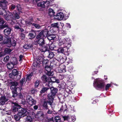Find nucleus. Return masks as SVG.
I'll return each mask as SVG.
<instances>
[{"instance_id":"obj_32","label":"nucleus","mask_w":122,"mask_h":122,"mask_svg":"<svg viewBox=\"0 0 122 122\" xmlns=\"http://www.w3.org/2000/svg\"><path fill=\"white\" fill-rule=\"evenodd\" d=\"M48 55V57L50 58H53L55 55V53L52 52H49Z\"/></svg>"},{"instance_id":"obj_44","label":"nucleus","mask_w":122,"mask_h":122,"mask_svg":"<svg viewBox=\"0 0 122 122\" xmlns=\"http://www.w3.org/2000/svg\"><path fill=\"white\" fill-rule=\"evenodd\" d=\"M54 122L52 118H46V122Z\"/></svg>"},{"instance_id":"obj_41","label":"nucleus","mask_w":122,"mask_h":122,"mask_svg":"<svg viewBox=\"0 0 122 122\" xmlns=\"http://www.w3.org/2000/svg\"><path fill=\"white\" fill-rule=\"evenodd\" d=\"M43 106L46 109H48V108L47 103L46 102H44L43 104Z\"/></svg>"},{"instance_id":"obj_39","label":"nucleus","mask_w":122,"mask_h":122,"mask_svg":"<svg viewBox=\"0 0 122 122\" xmlns=\"http://www.w3.org/2000/svg\"><path fill=\"white\" fill-rule=\"evenodd\" d=\"M4 17L5 20H10L11 18V16L10 15H5V14L4 15Z\"/></svg>"},{"instance_id":"obj_63","label":"nucleus","mask_w":122,"mask_h":122,"mask_svg":"<svg viewBox=\"0 0 122 122\" xmlns=\"http://www.w3.org/2000/svg\"><path fill=\"white\" fill-rule=\"evenodd\" d=\"M52 111L48 109L47 113L48 114H51L52 113Z\"/></svg>"},{"instance_id":"obj_57","label":"nucleus","mask_w":122,"mask_h":122,"mask_svg":"<svg viewBox=\"0 0 122 122\" xmlns=\"http://www.w3.org/2000/svg\"><path fill=\"white\" fill-rule=\"evenodd\" d=\"M5 55V54L4 52H0V57H2L4 56Z\"/></svg>"},{"instance_id":"obj_40","label":"nucleus","mask_w":122,"mask_h":122,"mask_svg":"<svg viewBox=\"0 0 122 122\" xmlns=\"http://www.w3.org/2000/svg\"><path fill=\"white\" fill-rule=\"evenodd\" d=\"M26 121L29 122H31L32 121V119L30 116H27L26 117Z\"/></svg>"},{"instance_id":"obj_4","label":"nucleus","mask_w":122,"mask_h":122,"mask_svg":"<svg viewBox=\"0 0 122 122\" xmlns=\"http://www.w3.org/2000/svg\"><path fill=\"white\" fill-rule=\"evenodd\" d=\"M59 45H64L66 47L69 48L71 46V40L69 37L63 39H60L58 41Z\"/></svg>"},{"instance_id":"obj_59","label":"nucleus","mask_w":122,"mask_h":122,"mask_svg":"<svg viewBox=\"0 0 122 122\" xmlns=\"http://www.w3.org/2000/svg\"><path fill=\"white\" fill-rule=\"evenodd\" d=\"M15 76L13 74V73H10L9 74V76L10 78L13 79Z\"/></svg>"},{"instance_id":"obj_17","label":"nucleus","mask_w":122,"mask_h":122,"mask_svg":"<svg viewBox=\"0 0 122 122\" xmlns=\"http://www.w3.org/2000/svg\"><path fill=\"white\" fill-rule=\"evenodd\" d=\"M47 4V2H46V1H44L43 2H40L38 3L37 4V5L39 7H41L43 8H44L46 6V5Z\"/></svg>"},{"instance_id":"obj_49","label":"nucleus","mask_w":122,"mask_h":122,"mask_svg":"<svg viewBox=\"0 0 122 122\" xmlns=\"http://www.w3.org/2000/svg\"><path fill=\"white\" fill-rule=\"evenodd\" d=\"M47 75L50 76H53L54 75V73L52 71H50L47 72Z\"/></svg>"},{"instance_id":"obj_47","label":"nucleus","mask_w":122,"mask_h":122,"mask_svg":"<svg viewBox=\"0 0 122 122\" xmlns=\"http://www.w3.org/2000/svg\"><path fill=\"white\" fill-rule=\"evenodd\" d=\"M32 25L34 26L36 28L39 29L40 28L41 26L38 24H36L35 23H33Z\"/></svg>"},{"instance_id":"obj_25","label":"nucleus","mask_w":122,"mask_h":122,"mask_svg":"<svg viewBox=\"0 0 122 122\" xmlns=\"http://www.w3.org/2000/svg\"><path fill=\"white\" fill-rule=\"evenodd\" d=\"M1 67H0V76L1 77L2 76H4V75L3 74V72H2L4 70H3V66L4 64H1Z\"/></svg>"},{"instance_id":"obj_34","label":"nucleus","mask_w":122,"mask_h":122,"mask_svg":"<svg viewBox=\"0 0 122 122\" xmlns=\"http://www.w3.org/2000/svg\"><path fill=\"white\" fill-rule=\"evenodd\" d=\"M67 109V107L65 105L64 106H62L61 108L60 109L59 111H61L62 110H63L64 112H65L66 111Z\"/></svg>"},{"instance_id":"obj_15","label":"nucleus","mask_w":122,"mask_h":122,"mask_svg":"<svg viewBox=\"0 0 122 122\" xmlns=\"http://www.w3.org/2000/svg\"><path fill=\"white\" fill-rule=\"evenodd\" d=\"M1 97V98L0 99V103L1 105H4L8 101V99L4 96Z\"/></svg>"},{"instance_id":"obj_19","label":"nucleus","mask_w":122,"mask_h":122,"mask_svg":"<svg viewBox=\"0 0 122 122\" xmlns=\"http://www.w3.org/2000/svg\"><path fill=\"white\" fill-rule=\"evenodd\" d=\"M15 64H14L12 62L8 63L7 64V67L8 69L10 70L12 69Z\"/></svg>"},{"instance_id":"obj_6","label":"nucleus","mask_w":122,"mask_h":122,"mask_svg":"<svg viewBox=\"0 0 122 122\" xmlns=\"http://www.w3.org/2000/svg\"><path fill=\"white\" fill-rule=\"evenodd\" d=\"M46 61H47V60L44 59L43 56H42L39 57L37 58V61L34 62L33 66L34 67H39V65L41 62H42L43 63H44L45 61L47 62Z\"/></svg>"},{"instance_id":"obj_35","label":"nucleus","mask_w":122,"mask_h":122,"mask_svg":"<svg viewBox=\"0 0 122 122\" xmlns=\"http://www.w3.org/2000/svg\"><path fill=\"white\" fill-rule=\"evenodd\" d=\"M33 75V73H31L29 75H27V76L26 79L28 80H29L31 78V77Z\"/></svg>"},{"instance_id":"obj_52","label":"nucleus","mask_w":122,"mask_h":122,"mask_svg":"<svg viewBox=\"0 0 122 122\" xmlns=\"http://www.w3.org/2000/svg\"><path fill=\"white\" fill-rule=\"evenodd\" d=\"M15 7L16 6L15 5L12 4L10 6L9 8L11 10H13L15 8Z\"/></svg>"},{"instance_id":"obj_53","label":"nucleus","mask_w":122,"mask_h":122,"mask_svg":"<svg viewBox=\"0 0 122 122\" xmlns=\"http://www.w3.org/2000/svg\"><path fill=\"white\" fill-rule=\"evenodd\" d=\"M54 0H47L46 1L47 2V4H46V6H50V2H51Z\"/></svg>"},{"instance_id":"obj_1","label":"nucleus","mask_w":122,"mask_h":122,"mask_svg":"<svg viewBox=\"0 0 122 122\" xmlns=\"http://www.w3.org/2000/svg\"><path fill=\"white\" fill-rule=\"evenodd\" d=\"M49 87H50V89H51V93L48 95V102L52 107L51 105L53 102L54 98L57 92V90L53 87H51L50 86Z\"/></svg>"},{"instance_id":"obj_54","label":"nucleus","mask_w":122,"mask_h":122,"mask_svg":"<svg viewBox=\"0 0 122 122\" xmlns=\"http://www.w3.org/2000/svg\"><path fill=\"white\" fill-rule=\"evenodd\" d=\"M40 83V81L39 80H37L35 83V86L37 87L39 85Z\"/></svg>"},{"instance_id":"obj_29","label":"nucleus","mask_w":122,"mask_h":122,"mask_svg":"<svg viewBox=\"0 0 122 122\" xmlns=\"http://www.w3.org/2000/svg\"><path fill=\"white\" fill-rule=\"evenodd\" d=\"M29 39H32L35 37V36L33 33H30L28 35Z\"/></svg>"},{"instance_id":"obj_13","label":"nucleus","mask_w":122,"mask_h":122,"mask_svg":"<svg viewBox=\"0 0 122 122\" xmlns=\"http://www.w3.org/2000/svg\"><path fill=\"white\" fill-rule=\"evenodd\" d=\"M58 72L60 73L65 72L66 66L63 65H61L60 66V67L58 68Z\"/></svg>"},{"instance_id":"obj_7","label":"nucleus","mask_w":122,"mask_h":122,"mask_svg":"<svg viewBox=\"0 0 122 122\" xmlns=\"http://www.w3.org/2000/svg\"><path fill=\"white\" fill-rule=\"evenodd\" d=\"M55 47L54 43H52L51 44L49 45L48 44H46L45 47H44L41 49L42 52H44L47 51H48L49 49L51 50H53Z\"/></svg>"},{"instance_id":"obj_55","label":"nucleus","mask_w":122,"mask_h":122,"mask_svg":"<svg viewBox=\"0 0 122 122\" xmlns=\"http://www.w3.org/2000/svg\"><path fill=\"white\" fill-rule=\"evenodd\" d=\"M62 117L64 120H68L69 119V117L68 116H63Z\"/></svg>"},{"instance_id":"obj_46","label":"nucleus","mask_w":122,"mask_h":122,"mask_svg":"<svg viewBox=\"0 0 122 122\" xmlns=\"http://www.w3.org/2000/svg\"><path fill=\"white\" fill-rule=\"evenodd\" d=\"M9 57L8 56H6L4 58V61L6 62H7L9 61Z\"/></svg>"},{"instance_id":"obj_30","label":"nucleus","mask_w":122,"mask_h":122,"mask_svg":"<svg viewBox=\"0 0 122 122\" xmlns=\"http://www.w3.org/2000/svg\"><path fill=\"white\" fill-rule=\"evenodd\" d=\"M5 23L3 19H0V28L1 29L4 28L3 27V25Z\"/></svg>"},{"instance_id":"obj_22","label":"nucleus","mask_w":122,"mask_h":122,"mask_svg":"<svg viewBox=\"0 0 122 122\" xmlns=\"http://www.w3.org/2000/svg\"><path fill=\"white\" fill-rule=\"evenodd\" d=\"M33 22V19L31 18L30 20H28L25 21L26 25H30L31 24H32Z\"/></svg>"},{"instance_id":"obj_62","label":"nucleus","mask_w":122,"mask_h":122,"mask_svg":"<svg viewBox=\"0 0 122 122\" xmlns=\"http://www.w3.org/2000/svg\"><path fill=\"white\" fill-rule=\"evenodd\" d=\"M3 92L1 89H0V97H2V95L3 93Z\"/></svg>"},{"instance_id":"obj_38","label":"nucleus","mask_w":122,"mask_h":122,"mask_svg":"<svg viewBox=\"0 0 122 122\" xmlns=\"http://www.w3.org/2000/svg\"><path fill=\"white\" fill-rule=\"evenodd\" d=\"M12 90V93L13 94L12 96L13 97H15L17 95L16 91H19V90H17L16 89V90Z\"/></svg>"},{"instance_id":"obj_43","label":"nucleus","mask_w":122,"mask_h":122,"mask_svg":"<svg viewBox=\"0 0 122 122\" xmlns=\"http://www.w3.org/2000/svg\"><path fill=\"white\" fill-rule=\"evenodd\" d=\"M49 88L47 87H44L42 88L41 91V93H43L45 92Z\"/></svg>"},{"instance_id":"obj_21","label":"nucleus","mask_w":122,"mask_h":122,"mask_svg":"<svg viewBox=\"0 0 122 122\" xmlns=\"http://www.w3.org/2000/svg\"><path fill=\"white\" fill-rule=\"evenodd\" d=\"M56 37V36L54 35L48 34L47 35V38L49 40H51L54 39Z\"/></svg>"},{"instance_id":"obj_24","label":"nucleus","mask_w":122,"mask_h":122,"mask_svg":"<svg viewBox=\"0 0 122 122\" xmlns=\"http://www.w3.org/2000/svg\"><path fill=\"white\" fill-rule=\"evenodd\" d=\"M51 25L52 27L59 28L60 24L58 22L54 23L51 24Z\"/></svg>"},{"instance_id":"obj_26","label":"nucleus","mask_w":122,"mask_h":122,"mask_svg":"<svg viewBox=\"0 0 122 122\" xmlns=\"http://www.w3.org/2000/svg\"><path fill=\"white\" fill-rule=\"evenodd\" d=\"M42 32H41L40 33L37 35L36 37V38L38 39L40 38H44V36L42 34Z\"/></svg>"},{"instance_id":"obj_33","label":"nucleus","mask_w":122,"mask_h":122,"mask_svg":"<svg viewBox=\"0 0 122 122\" xmlns=\"http://www.w3.org/2000/svg\"><path fill=\"white\" fill-rule=\"evenodd\" d=\"M11 51V50L8 48H5L4 50V52L5 55L9 53Z\"/></svg>"},{"instance_id":"obj_61","label":"nucleus","mask_w":122,"mask_h":122,"mask_svg":"<svg viewBox=\"0 0 122 122\" xmlns=\"http://www.w3.org/2000/svg\"><path fill=\"white\" fill-rule=\"evenodd\" d=\"M11 44L13 46H15L16 45L15 41H13L12 42V43L11 44Z\"/></svg>"},{"instance_id":"obj_28","label":"nucleus","mask_w":122,"mask_h":122,"mask_svg":"<svg viewBox=\"0 0 122 122\" xmlns=\"http://www.w3.org/2000/svg\"><path fill=\"white\" fill-rule=\"evenodd\" d=\"M37 117L40 119L42 118L43 116V115L42 112H39L37 114Z\"/></svg>"},{"instance_id":"obj_27","label":"nucleus","mask_w":122,"mask_h":122,"mask_svg":"<svg viewBox=\"0 0 122 122\" xmlns=\"http://www.w3.org/2000/svg\"><path fill=\"white\" fill-rule=\"evenodd\" d=\"M41 32H42V34L44 37L47 36L49 34H48V30L47 29H45L44 30L42 31Z\"/></svg>"},{"instance_id":"obj_50","label":"nucleus","mask_w":122,"mask_h":122,"mask_svg":"<svg viewBox=\"0 0 122 122\" xmlns=\"http://www.w3.org/2000/svg\"><path fill=\"white\" fill-rule=\"evenodd\" d=\"M111 83H110L107 84L106 85L105 87V90L106 91L108 90L109 87L111 86Z\"/></svg>"},{"instance_id":"obj_11","label":"nucleus","mask_w":122,"mask_h":122,"mask_svg":"<svg viewBox=\"0 0 122 122\" xmlns=\"http://www.w3.org/2000/svg\"><path fill=\"white\" fill-rule=\"evenodd\" d=\"M38 39V43L39 45V46H43L44 45V46H42V49L44 47H45L46 44H45L44 38H40Z\"/></svg>"},{"instance_id":"obj_42","label":"nucleus","mask_w":122,"mask_h":122,"mask_svg":"<svg viewBox=\"0 0 122 122\" xmlns=\"http://www.w3.org/2000/svg\"><path fill=\"white\" fill-rule=\"evenodd\" d=\"M13 74L15 76L17 75L18 74V72L16 69H14L12 71Z\"/></svg>"},{"instance_id":"obj_9","label":"nucleus","mask_w":122,"mask_h":122,"mask_svg":"<svg viewBox=\"0 0 122 122\" xmlns=\"http://www.w3.org/2000/svg\"><path fill=\"white\" fill-rule=\"evenodd\" d=\"M18 113L19 116L21 117H23L26 115V113H27L26 110L23 108L20 107L18 108Z\"/></svg>"},{"instance_id":"obj_48","label":"nucleus","mask_w":122,"mask_h":122,"mask_svg":"<svg viewBox=\"0 0 122 122\" xmlns=\"http://www.w3.org/2000/svg\"><path fill=\"white\" fill-rule=\"evenodd\" d=\"M5 120L7 122L10 121L11 120V117L10 116H7L5 118Z\"/></svg>"},{"instance_id":"obj_2","label":"nucleus","mask_w":122,"mask_h":122,"mask_svg":"<svg viewBox=\"0 0 122 122\" xmlns=\"http://www.w3.org/2000/svg\"><path fill=\"white\" fill-rule=\"evenodd\" d=\"M104 84L102 79L100 78L96 79L94 80L93 86L97 89L103 88L104 87Z\"/></svg>"},{"instance_id":"obj_12","label":"nucleus","mask_w":122,"mask_h":122,"mask_svg":"<svg viewBox=\"0 0 122 122\" xmlns=\"http://www.w3.org/2000/svg\"><path fill=\"white\" fill-rule=\"evenodd\" d=\"M41 78L44 83L48 82L47 83H46V84L48 85V82L50 81L49 78L46 75H44L42 76Z\"/></svg>"},{"instance_id":"obj_5","label":"nucleus","mask_w":122,"mask_h":122,"mask_svg":"<svg viewBox=\"0 0 122 122\" xmlns=\"http://www.w3.org/2000/svg\"><path fill=\"white\" fill-rule=\"evenodd\" d=\"M7 1L5 0H2L0 1V7L2 8L0 9V15H3L4 13H6L5 10L6 8V3Z\"/></svg>"},{"instance_id":"obj_64","label":"nucleus","mask_w":122,"mask_h":122,"mask_svg":"<svg viewBox=\"0 0 122 122\" xmlns=\"http://www.w3.org/2000/svg\"><path fill=\"white\" fill-rule=\"evenodd\" d=\"M71 119L72 121H74L76 120V118L75 116L71 117Z\"/></svg>"},{"instance_id":"obj_16","label":"nucleus","mask_w":122,"mask_h":122,"mask_svg":"<svg viewBox=\"0 0 122 122\" xmlns=\"http://www.w3.org/2000/svg\"><path fill=\"white\" fill-rule=\"evenodd\" d=\"M11 29L9 28H7L5 29L4 30V32L5 34L8 36L11 33Z\"/></svg>"},{"instance_id":"obj_18","label":"nucleus","mask_w":122,"mask_h":122,"mask_svg":"<svg viewBox=\"0 0 122 122\" xmlns=\"http://www.w3.org/2000/svg\"><path fill=\"white\" fill-rule=\"evenodd\" d=\"M4 43L7 44V46L9 47H10L11 45V42L10 38L6 39L4 41Z\"/></svg>"},{"instance_id":"obj_37","label":"nucleus","mask_w":122,"mask_h":122,"mask_svg":"<svg viewBox=\"0 0 122 122\" xmlns=\"http://www.w3.org/2000/svg\"><path fill=\"white\" fill-rule=\"evenodd\" d=\"M51 68L49 66H46L45 67V70L47 71V72L51 70Z\"/></svg>"},{"instance_id":"obj_3","label":"nucleus","mask_w":122,"mask_h":122,"mask_svg":"<svg viewBox=\"0 0 122 122\" xmlns=\"http://www.w3.org/2000/svg\"><path fill=\"white\" fill-rule=\"evenodd\" d=\"M12 105V112L11 113L10 112H7L5 110V109H3L2 108L3 107V106H1V108H0V109L1 110H3L4 111V113L5 115H10L11 114H12L13 113H14L16 112L17 111L18 112V107H19V105H18L17 103L15 102H11Z\"/></svg>"},{"instance_id":"obj_58","label":"nucleus","mask_w":122,"mask_h":122,"mask_svg":"<svg viewBox=\"0 0 122 122\" xmlns=\"http://www.w3.org/2000/svg\"><path fill=\"white\" fill-rule=\"evenodd\" d=\"M19 96L20 98H22L23 97L24 93H20L19 94Z\"/></svg>"},{"instance_id":"obj_60","label":"nucleus","mask_w":122,"mask_h":122,"mask_svg":"<svg viewBox=\"0 0 122 122\" xmlns=\"http://www.w3.org/2000/svg\"><path fill=\"white\" fill-rule=\"evenodd\" d=\"M14 17L15 19H18L19 18V15L17 13L15 14Z\"/></svg>"},{"instance_id":"obj_14","label":"nucleus","mask_w":122,"mask_h":122,"mask_svg":"<svg viewBox=\"0 0 122 122\" xmlns=\"http://www.w3.org/2000/svg\"><path fill=\"white\" fill-rule=\"evenodd\" d=\"M64 17V15L62 13L60 12L57 13L56 16V18L58 20H61Z\"/></svg>"},{"instance_id":"obj_10","label":"nucleus","mask_w":122,"mask_h":122,"mask_svg":"<svg viewBox=\"0 0 122 122\" xmlns=\"http://www.w3.org/2000/svg\"><path fill=\"white\" fill-rule=\"evenodd\" d=\"M26 100L28 104L31 106L35 104L36 103V101L34 100L29 95L27 96Z\"/></svg>"},{"instance_id":"obj_8","label":"nucleus","mask_w":122,"mask_h":122,"mask_svg":"<svg viewBox=\"0 0 122 122\" xmlns=\"http://www.w3.org/2000/svg\"><path fill=\"white\" fill-rule=\"evenodd\" d=\"M11 86H10V88L11 90H14L15 91L16 89L17 90L18 89L19 92H20L22 90V88L20 87H16V86L18 84V83L16 81L11 82Z\"/></svg>"},{"instance_id":"obj_36","label":"nucleus","mask_w":122,"mask_h":122,"mask_svg":"<svg viewBox=\"0 0 122 122\" xmlns=\"http://www.w3.org/2000/svg\"><path fill=\"white\" fill-rule=\"evenodd\" d=\"M64 50L63 48H60L58 49L57 51L58 53H62L64 52Z\"/></svg>"},{"instance_id":"obj_31","label":"nucleus","mask_w":122,"mask_h":122,"mask_svg":"<svg viewBox=\"0 0 122 122\" xmlns=\"http://www.w3.org/2000/svg\"><path fill=\"white\" fill-rule=\"evenodd\" d=\"M49 10L48 14L50 16H51L54 15L55 13L53 10L51 9H49Z\"/></svg>"},{"instance_id":"obj_20","label":"nucleus","mask_w":122,"mask_h":122,"mask_svg":"<svg viewBox=\"0 0 122 122\" xmlns=\"http://www.w3.org/2000/svg\"><path fill=\"white\" fill-rule=\"evenodd\" d=\"M50 81L48 82V86H50V84H50H51V82H55L56 81V78L53 77H52L50 78H49Z\"/></svg>"},{"instance_id":"obj_51","label":"nucleus","mask_w":122,"mask_h":122,"mask_svg":"<svg viewBox=\"0 0 122 122\" xmlns=\"http://www.w3.org/2000/svg\"><path fill=\"white\" fill-rule=\"evenodd\" d=\"M25 81V78H22L20 81V84L21 86H22L24 82Z\"/></svg>"},{"instance_id":"obj_23","label":"nucleus","mask_w":122,"mask_h":122,"mask_svg":"<svg viewBox=\"0 0 122 122\" xmlns=\"http://www.w3.org/2000/svg\"><path fill=\"white\" fill-rule=\"evenodd\" d=\"M14 119L16 121H18L19 120L20 117H21V116H19V114L18 113L16 115H15L14 116Z\"/></svg>"},{"instance_id":"obj_56","label":"nucleus","mask_w":122,"mask_h":122,"mask_svg":"<svg viewBox=\"0 0 122 122\" xmlns=\"http://www.w3.org/2000/svg\"><path fill=\"white\" fill-rule=\"evenodd\" d=\"M30 46H29L27 45H25L23 46V47L25 49H28L30 48Z\"/></svg>"},{"instance_id":"obj_45","label":"nucleus","mask_w":122,"mask_h":122,"mask_svg":"<svg viewBox=\"0 0 122 122\" xmlns=\"http://www.w3.org/2000/svg\"><path fill=\"white\" fill-rule=\"evenodd\" d=\"M55 119L56 120V122H60V118L59 116H56L55 117Z\"/></svg>"}]
</instances>
